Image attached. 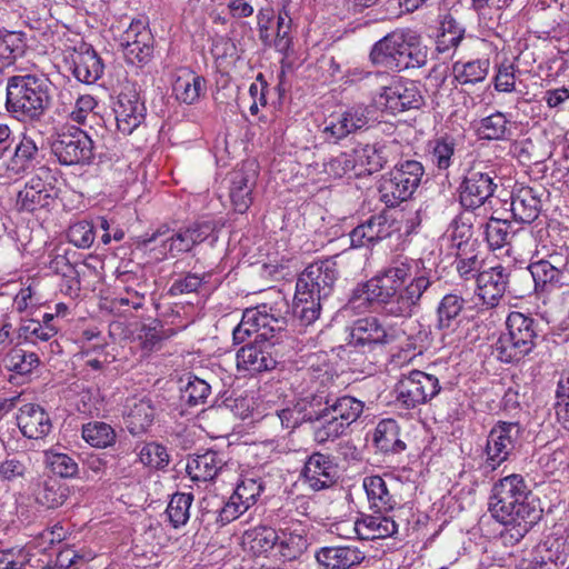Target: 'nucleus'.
<instances>
[{"mask_svg": "<svg viewBox=\"0 0 569 569\" xmlns=\"http://www.w3.org/2000/svg\"><path fill=\"white\" fill-rule=\"evenodd\" d=\"M439 279L431 270L412 273L407 260H395L371 279L359 283L351 293L349 302L380 310L387 316L410 318L425 299L430 298Z\"/></svg>", "mask_w": 569, "mask_h": 569, "instance_id": "obj_1", "label": "nucleus"}, {"mask_svg": "<svg viewBox=\"0 0 569 569\" xmlns=\"http://www.w3.org/2000/svg\"><path fill=\"white\" fill-rule=\"evenodd\" d=\"M489 511L505 527L500 539L506 547L519 543L542 517L539 500L518 473L503 477L493 485Z\"/></svg>", "mask_w": 569, "mask_h": 569, "instance_id": "obj_2", "label": "nucleus"}, {"mask_svg": "<svg viewBox=\"0 0 569 569\" xmlns=\"http://www.w3.org/2000/svg\"><path fill=\"white\" fill-rule=\"evenodd\" d=\"M337 279V263L332 259L313 262L299 274L295 313L305 325H311L320 317L322 305L332 295Z\"/></svg>", "mask_w": 569, "mask_h": 569, "instance_id": "obj_3", "label": "nucleus"}, {"mask_svg": "<svg viewBox=\"0 0 569 569\" xmlns=\"http://www.w3.org/2000/svg\"><path fill=\"white\" fill-rule=\"evenodd\" d=\"M51 82L44 74H17L8 79L6 109L18 121H38L50 108Z\"/></svg>", "mask_w": 569, "mask_h": 569, "instance_id": "obj_4", "label": "nucleus"}, {"mask_svg": "<svg viewBox=\"0 0 569 569\" xmlns=\"http://www.w3.org/2000/svg\"><path fill=\"white\" fill-rule=\"evenodd\" d=\"M507 333L495 345L497 358L506 363L516 362L529 355L539 338V321L525 313L512 311L506 320Z\"/></svg>", "mask_w": 569, "mask_h": 569, "instance_id": "obj_5", "label": "nucleus"}, {"mask_svg": "<svg viewBox=\"0 0 569 569\" xmlns=\"http://www.w3.org/2000/svg\"><path fill=\"white\" fill-rule=\"evenodd\" d=\"M423 174L425 168L420 161L405 160L397 163L380 179V200L389 208L408 200L420 186Z\"/></svg>", "mask_w": 569, "mask_h": 569, "instance_id": "obj_6", "label": "nucleus"}, {"mask_svg": "<svg viewBox=\"0 0 569 569\" xmlns=\"http://www.w3.org/2000/svg\"><path fill=\"white\" fill-rule=\"evenodd\" d=\"M516 279H525L522 271L516 272L510 267L497 264L481 270L476 278L477 295L489 307H496L503 295L509 291L516 297H523L530 289V283L520 292L511 289L510 283Z\"/></svg>", "mask_w": 569, "mask_h": 569, "instance_id": "obj_7", "label": "nucleus"}, {"mask_svg": "<svg viewBox=\"0 0 569 569\" xmlns=\"http://www.w3.org/2000/svg\"><path fill=\"white\" fill-rule=\"evenodd\" d=\"M51 150L63 166L89 164L93 159V141L78 128L59 133Z\"/></svg>", "mask_w": 569, "mask_h": 569, "instance_id": "obj_8", "label": "nucleus"}, {"mask_svg": "<svg viewBox=\"0 0 569 569\" xmlns=\"http://www.w3.org/2000/svg\"><path fill=\"white\" fill-rule=\"evenodd\" d=\"M363 408L365 403L355 397L333 395L329 417L320 428L325 433L323 445L340 438L360 418Z\"/></svg>", "mask_w": 569, "mask_h": 569, "instance_id": "obj_9", "label": "nucleus"}, {"mask_svg": "<svg viewBox=\"0 0 569 569\" xmlns=\"http://www.w3.org/2000/svg\"><path fill=\"white\" fill-rule=\"evenodd\" d=\"M401 229L400 222L393 213L387 209L370 216L350 232V241L353 248L373 247L377 243L391 238Z\"/></svg>", "mask_w": 569, "mask_h": 569, "instance_id": "obj_10", "label": "nucleus"}, {"mask_svg": "<svg viewBox=\"0 0 569 569\" xmlns=\"http://www.w3.org/2000/svg\"><path fill=\"white\" fill-rule=\"evenodd\" d=\"M522 430L518 422L499 421L490 430L486 445V463L492 470L507 461L516 450Z\"/></svg>", "mask_w": 569, "mask_h": 569, "instance_id": "obj_11", "label": "nucleus"}, {"mask_svg": "<svg viewBox=\"0 0 569 569\" xmlns=\"http://www.w3.org/2000/svg\"><path fill=\"white\" fill-rule=\"evenodd\" d=\"M497 174L492 170L483 171L472 167L467 171L459 187L460 204L467 210L483 206L495 193Z\"/></svg>", "mask_w": 569, "mask_h": 569, "instance_id": "obj_12", "label": "nucleus"}, {"mask_svg": "<svg viewBox=\"0 0 569 569\" xmlns=\"http://www.w3.org/2000/svg\"><path fill=\"white\" fill-rule=\"evenodd\" d=\"M440 389L437 377L420 370H412L397 385L398 399L408 408L427 403L440 392Z\"/></svg>", "mask_w": 569, "mask_h": 569, "instance_id": "obj_13", "label": "nucleus"}, {"mask_svg": "<svg viewBox=\"0 0 569 569\" xmlns=\"http://www.w3.org/2000/svg\"><path fill=\"white\" fill-rule=\"evenodd\" d=\"M369 109L352 106L340 113L331 114L325 122L322 134L326 141L337 143L357 131L368 128Z\"/></svg>", "mask_w": 569, "mask_h": 569, "instance_id": "obj_14", "label": "nucleus"}, {"mask_svg": "<svg viewBox=\"0 0 569 569\" xmlns=\"http://www.w3.org/2000/svg\"><path fill=\"white\" fill-rule=\"evenodd\" d=\"M380 103L392 113L409 109H419L423 104V97L417 82L392 78L388 84L381 87Z\"/></svg>", "mask_w": 569, "mask_h": 569, "instance_id": "obj_15", "label": "nucleus"}, {"mask_svg": "<svg viewBox=\"0 0 569 569\" xmlns=\"http://www.w3.org/2000/svg\"><path fill=\"white\" fill-rule=\"evenodd\" d=\"M267 320L268 318L261 313L258 307L246 309L241 321L232 331L233 342L242 343L252 336H254L256 342L263 341L269 346L281 342L283 337H280L278 330H274Z\"/></svg>", "mask_w": 569, "mask_h": 569, "instance_id": "obj_16", "label": "nucleus"}, {"mask_svg": "<svg viewBox=\"0 0 569 569\" xmlns=\"http://www.w3.org/2000/svg\"><path fill=\"white\" fill-rule=\"evenodd\" d=\"M393 340L387 329L376 317H366L353 322L350 331V338L347 343L349 352H366L372 350L375 346L386 345Z\"/></svg>", "mask_w": 569, "mask_h": 569, "instance_id": "obj_17", "label": "nucleus"}, {"mask_svg": "<svg viewBox=\"0 0 569 569\" xmlns=\"http://www.w3.org/2000/svg\"><path fill=\"white\" fill-rule=\"evenodd\" d=\"M409 29H398L377 41L369 53L373 66L399 71Z\"/></svg>", "mask_w": 569, "mask_h": 569, "instance_id": "obj_18", "label": "nucleus"}, {"mask_svg": "<svg viewBox=\"0 0 569 569\" xmlns=\"http://www.w3.org/2000/svg\"><path fill=\"white\" fill-rule=\"evenodd\" d=\"M569 248L560 247L559 250L549 253L546 259L531 262L528 269L522 271L525 280L529 283L531 278L536 288L553 287L555 279L559 276L562 267L566 266Z\"/></svg>", "mask_w": 569, "mask_h": 569, "instance_id": "obj_19", "label": "nucleus"}, {"mask_svg": "<svg viewBox=\"0 0 569 569\" xmlns=\"http://www.w3.org/2000/svg\"><path fill=\"white\" fill-rule=\"evenodd\" d=\"M117 128L124 134H131L146 118V107L134 91L121 92L114 103Z\"/></svg>", "mask_w": 569, "mask_h": 569, "instance_id": "obj_20", "label": "nucleus"}, {"mask_svg": "<svg viewBox=\"0 0 569 569\" xmlns=\"http://www.w3.org/2000/svg\"><path fill=\"white\" fill-rule=\"evenodd\" d=\"M333 395L327 390H318L299 401L305 417L311 423L312 439L317 445H323V437L320 430L328 419Z\"/></svg>", "mask_w": 569, "mask_h": 569, "instance_id": "obj_21", "label": "nucleus"}, {"mask_svg": "<svg viewBox=\"0 0 569 569\" xmlns=\"http://www.w3.org/2000/svg\"><path fill=\"white\" fill-rule=\"evenodd\" d=\"M301 475L312 490L319 491L336 482L337 467L329 455L313 452L307 459Z\"/></svg>", "mask_w": 569, "mask_h": 569, "instance_id": "obj_22", "label": "nucleus"}, {"mask_svg": "<svg viewBox=\"0 0 569 569\" xmlns=\"http://www.w3.org/2000/svg\"><path fill=\"white\" fill-rule=\"evenodd\" d=\"M546 190L542 187H521L511 197V212L517 221L533 222L540 214L542 197Z\"/></svg>", "mask_w": 569, "mask_h": 569, "instance_id": "obj_23", "label": "nucleus"}, {"mask_svg": "<svg viewBox=\"0 0 569 569\" xmlns=\"http://www.w3.org/2000/svg\"><path fill=\"white\" fill-rule=\"evenodd\" d=\"M365 552L357 546H328L316 552V559L322 569H350L365 560Z\"/></svg>", "mask_w": 569, "mask_h": 569, "instance_id": "obj_24", "label": "nucleus"}, {"mask_svg": "<svg viewBox=\"0 0 569 569\" xmlns=\"http://www.w3.org/2000/svg\"><path fill=\"white\" fill-rule=\"evenodd\" d=\"M17 422L22 435L29 439H42L52 429L49 415L36 403L23 405L19 409Z\"/></svg>", "mask_w": 569, "mask_h": 569, "instance_id": "obj_25", "label": "nucleus"}, {"mask_svg": "<svg viewBox=\"0 0 569 569\" xmlns=\"http://www.w3.org/2000/svg\"><path fill=\"white\" fill-rule=\"evenodd\" d=\"M52 191L50 183L44 182L40 176H34L18 192L16 207L19 211L27 212L48 207L53 199Z\"/></svg>", "mask_w": 569, "mask_h": 569, "instance_id": "obj_26", "label": "nucleus"}, {"mask_svg": "<svg viewBox=\"0 0 569 569\" xmlns=\"http://www.w3.org/2000/svg\"><path fill=\"white\" fill-rule=\"evenodd\" d=\"M256 186L253 169L234 170L230 173L229 197L234 211L244 213L252 203V191Z\"/></svg>", "mask_w": 569, "mask_h": 569, "instance_id": "obj_27", "label": "nucleus"}, {"mask_svg": "<svg viewBox=\"0 0 569 569\" xmlns=\"http://www.w3.org/2000/svg\"><path fill=\"white\" fill-rule=\"evenodd\" d=\"M352 530L361 540H376L393 536L398 531V525L392 518L379 512V515L365 516L358 519Z\"/></svg>", "mask_w": 569, "mask_h": 569, "instance_id": "obj_28", "label": "nucleus"}, {"mask_svg": "<svg viewBox=\"0 0 569 569\" xmlns=\"http://www.w3.org/2000/svg\"><path fill=\"white\" fill-rule=\"evenodd\" d=\"M226 466L222 456L213 450H207L201 455H194L187 462V473L193 481H211Z\"/></svg>", "mask_w": 569, "mask_h": 569, "instance_id": "obj_29", "label": "nucleus"}, {"mask_svg": "<svg viewBox=\"0 0 569 569\" xmlns=\"http://www.w3.org/2000/svg\"><path fill=\"white\" fill-rule=\"evenodd\" d=\"M188 232L184 227L178 230H170L169 227L161 226L150 236L147 233L143 238V243L149 244L160 240L162 248L172 257H176L192 250L193 247Z\"/></svg>", "mask_w": 569, "mask_h": 569, "instance_id": "obj_30", "label": "nucleus"}, {"mask_svg": "<svg viewBox=\"0 0 569 569\" xmlns=\"http://www.w3.org/2000/svg\"><path fill=\"white\" fill-rule=\"evenodd\" d=\"M156 417V408L152 400L142 398L133 400L128 405V412L124 415V426L132 436H139L152 426Z\"/></svg>", "mask_w": 569, "mask_h": 569, "instance_id": "obj_31", "label": "nucleus"}, {"mask_svg": "<svg viewBox=\"0 0 569 569\" xmlns=\"http://www.w3.org/2000/svg\"><path fill=\"white\" fill-rule=\"evenodd\" d=\"M276 359L258 342L248 343L237 352V366L251 372H262L276 367Z\"/></svg>", "mask_w": 569, "mask_h": 569, "instance_id": "obj_32", "label": "nucleus"}, {"mask_svg": "<svg viewBox=\"0 0 569 569\" xmlns=\"http://www.w3.org/2000/svg\"><path fill=\"white\" fill-rule=\"evenodd\" d=\"M397 142L366 144L356 149L360 166L365 167L368 173L378 172L391 161Z\"/></svg>", "mask_w": 569, "mask_h": 569, "instance_id": "obj_33", "label": "nucleus"}, {"mask_svg": "<svg viewBox=\"0 0 569 569\" xmlns=\"http://www.w3.org/2000/svg\"><path fill=\"white\" fill-rule=\"evenodd\" d=\"M203 502L206 503V507L202 508L201 521H207L209 523L211 520H214V522L220 527L238 519L249 509V507H247L243 501L240 500V498H237L233 493L229 497L228 501L222 506H218L214 510L207 509L213 505L212 500L204 499Z\"/></svg>", "mask_w": 569, "mask_h": 569, "instance_id": "obj_34", "label": "nucleus"}, {"mask_svg": "<svg viewBox=\"0 0 569 569\" xmlns=\"http://www.w3.org/2000/svg\"><path fill=\"white\" fill-rule=\"evenodd\" d=\"M103 68V62L98 53L88 48L73 59L72 73L80 82L91 84L101 78Z\"/></svg>", "mask_w": 569, "mask_h": 569, "instance_id": "obj_35", "label": "nucleus"}, {"mask_svg": "<svg viewBox=\"0 0 569 569\" xmlns=\"http://www.w3.org/2000/svg\"><path fill=\"white\" fill-rule=\"evenodd\" d=\"M204 79L189 69H181L172 84L176 98L187 104L196 102L204 90Z\"/></svg>", "mask_w": 569, "mask_h": 569, "instance_id": "obj_36", "label": "nucleus"}, {"mask_svg": "<svg viewBox=\"0 0 569 569\" xmlns=\"http://www.w3.org/2000/svg\"><path fill=\"white\" fill-rule=\"evenodd\" d=\"M373 443L385 453H399L406 448V443L399 438V426L393 419H383L377 425Z\"/></svg>", "mask_w": 569, "mask_h": 569, "instance_id": "obj_37", "label": "nucleus"}, {"mask_svg": "<svg viewBox=\"0 0 569 569\" xmlns=\"http://www.w3.org/2000/svg\"><path fill=\"white\" fill-rule=\"evenodd\" d=\"M429 59V49L422 42L421 36L409 29L406 46L401 54L399 71L422 68Z\"/></svg>", "mask_w": 569, "mask_h": 569, "instance_id": "obj_38", "label": "nucleus"}, {"mask_svg": "<svg viewBox=\"0 0 569 569\" xmlns=\"http://www.w3.org/2000/svg\"><path fill=\"white\" fill-rule=\"evenodd\" d=\"M363 488L371 506L378 512L392 510L397 505L393 495L390 493L386 481L380 476L366 477Z\"/></svg>", "mask_w": 569, "mask_h": 569, "instance_id": "obj_39", "label": "nucleus"}, {"mask_svg": "<svg viewBox=\"0 0 569 569\" xmlns=\"http://www.w3.org/2000/svg\"><path fill=\"white\" fill-rule=\"evenodd\" d=\"M508 123L509 120L505 113L496 111L482 118L476 124V132L481 139L486 140H509L512 132Z\"/></svg>", "mask_w": 569, "mask_h": 569, "instance_id": "obj_40", "label": "nucleus"}, {"mask_svg": "<svg viewBox=\"0 0 569 569\" xmlns=\"http://www.w3.org/2000/svg\"><path fill=\"white\" fill-rule=\"evenodd\" d=\"M522 229L515 230L508 220L491 218L486 224V239L491 249L510 246Z\"/></svg>", "mask_w": 569, "mask_h": 569, "instance_id": "obj_41", "label": "nucleus"}, {"mask_svg": "<svg viewBox=\"0 0 569 569\" xmlns=\"http://www.w3.org/2000/svg\"><path fill=\"white\" fill-rule=\"evenodd\" d=\"M457 141L452 136L436 137L429 142L431 162L440 171L448 170L453 163Z\"/></svg>", "mask_w": 569, "mask_h": 569, "instance_id": "obj_42", "label": "nucleus"}, {"mask_svg": "<svg viewBox=\"0 0 569 569\" xmlns=\"http://www.w3.org/2000/svg\"><path fill=\"white\" fill-rule=\"evenodd\" d=\"M463 34L465 29L461 24L450 13L443 14L437 34V50L439 52H446L452 48H457Z\"/></svg>", "mask_w": 569, "mask_h": 569, "instance_id": "obj_43", "label": "nucleus"}, {"mask_svg": "<svg viewBox=\"0 0 569 569\" xmlns=\"http://www.w3.org/2000/svg\"><path fill=\"white\" fill-rule=\"evenodd\" d=\"M489 68V59H478L468 62L457 61L453 63L452 71L459 83L475 84L487 78Z\"/></svg>", "mask_w": 569, "mask_h": 569, "instance_id": "obj_44", "label": "nucleus"}, {"mask_svg": "<svg viewBox=\"0 0 569 569\" xmlns=\"http://www.w3.org/2000/svg\"><path fill=\"white\" fill-rule=\"evenodd\" d=\"M261 313L266 315L267 321L274 330H278V335L283 338H290L286 331L287 318L290 313V307L288 301L280 292L277 295V299L273 302H264L257 306Z\"/></svg>", "mask_w": 569, "mask_h": 569, "instance_id": "obj_45", "label": "nucleus"}, {"mask_svg": "<svg viewBox=\"0 0 569 569\" xmlns=\"http://www.w3.org/2000/svg\"><path fill=\"white\" fill-rule=\"evenodd\" d=\"M70 490L66 483L56 478H48L43 480L37 493V501L49 509H54L66 502Z\"/></svg>", "mask_w": 569, "mask_h": 569, "instance_id": "obj_46", "label": "nucleus"}, {"mask_svg": "<svg viewBox=\"0 0 569 569\" xmlns=\"http://www.w3.org/2000/svg\"><path fill=\"white\" fill-rule=\"evenodd\" d=\"M465 308V299L455 293L446 295L437 308L439 329H450L458 323V317Z\"/></svg>", "mask_w": 569, "mask_h": 569, "instance_id": "obj_47", "label": "nucleus"}, {"mask_svg": "<svg viewBox=\"0 0 569 569\" xmlns=\"http://www.w3.org/2000/svg\"><path fill=\"white\" fill-rule=\"evenodd\" d=\"M82 438L94 448H107L116 442L114 429L103 421H91L82 426Z\"/></svg>", "mask_w": 569, "mask_h": 569, "instance_id": "obj_48", "label": "nucleus"}, {"mask_svg": "<svg viewBox=\"0 0 569 569\" xmlns=\"http://www.w3.org/2000/svg\"><path fill=\"white\" fill-rule=\"evenodd\" d=\"M193 501V495L187 492H176L172 495L168 507L166 509V515L170 523L174 528H179L187 523L190 513V507Z\"/></svg>", "mask_w": 569, "mask_h": 569, "instance_id": "obj_49", "label": "nucleus"}, {"mask_svg": "<svg viewBox=\"0 0 569 569\" xmlns=\"http://www.w3.org/2000/svg\"><path fill=\"white\" fill-rule=\"evenodd\" d=\"M180 399L189 407L204 405L211 392V387L204 380L189 376L187 383L180 389Z\"/></svg>", "mask_w": 569, "mask_h": 569, "instance_id": "obj_50", "label": "nucleus"}, {"mask_svg": "<svg viewBox=\"0 0 569 569\" xmlns=\"http://www.w3.org/2000/svg\"><path fill=\"white\" fill-rule=\"evenodd\" d=\"M22 52L21 38L12 31L0 28V72L12 64Z\"/></svg>", "mask_w": 569, "mask_h": 569, "instance_id": "obj_51", "label": "nucleus"}, {"mask_svg": "<svg viewBox=\"0 0 569 569\" xmlns=\"http://www.w3.org/2000/svg\"><path fill=\"white\" fill-rule=\"evenodd\" d=\"M139 461L151 469L163 470L170 462V456L164 446L158 442L144 443L138 453Z\"/></svg>", "mask_w": 569, "mask_h": 569, "instance_id": "obj_52", "label": "nucleus"}, {"mask_svg": "<svg viewBox=\"0 0 569 569\" xmlns=\"http://www.w3.org/2000/svg\"><path fill=\"white\" fill-rule=\"evenodd\" d=\"M127 62L131 64H144L152 57L153 37L150 31H143L137 43H131L122 50Z\"/></svg>", "mask_w": 569, "mask_h": 569, "instance_id": "obj_53", "label": "nucleus"}, {"mask_svg": "<svg viewBox=\"0 0 569 569\" xmlns=\"http://www.w3.org/2000/svg\"><path fill=\"white\" fill-rule=\"evenodd\" d=\"M250 548L256 553H263L273 549L279 540L278 532L270 527L260 526L246 532Z\"/></svg>", "mask_w": 569, "mask_h": 569, "instance_id": "obj_54", "label": "nucleus"}, {"mask_svg": "<svg viewBox=\"0 0 569 569\" xmlns=\"http://www.w3.org/2000/svg\"><path fill=\"white\" fill-rule=\"evenodd\" d=\"M12 161V169H28L36 162H39V149L36 142L28 137H23L14 149Z\"/></svg>", "mask_w": 569, "mask_h": 569, "instance_id": "obj_55", "label": "nucleus"}, {"mask_svg": "<svg viewBox=\"0 0 569 569\" xmlns=\"http://www.w3.org/2000/svg\"><path fill=\"white\" fill-rule=\"evenodd\" d=\"M44 457L46 463L54 475L61 478H72L78 473V463L67 453L47 450Z\"/></svg>", "mask_w": 569, "mask_h": 569, "instance_id": "obj_56", "label": "nucleus"}, {"mask_svg": "<svg viewBox=\"0 0 569 569\" xmlns=\"http://www.w3.org/2000/svg\"><path fill=\"white\" fill-rule=\"evenodd\" d=\"M39 363V358L34 352H26L22 349H12L4 358V366L18 375H27Z\"/></svg>", "mask_w": 569, "mask_h": 569, "instance_id": "obj_57", "label": "nucleus"}, {"mask_svg": "<svg viewBox=\"0 0 569 569\" xmlns=\"http://www.w3.org/2000/svg\"><path fill=\"white\" fill-rule=\"evenodd\" d=\"M291 18L287 11H282L277 18V33L273 39L274 49L289 57L292 53V39L290 38Z\"/></svg>", "mask_w": 569, "mask_h": 569, "instance_id": "obj_58", "label": "nucleus"}, {"mask_svg": "<svg viewBox=\"0 0 569 569\" xmlns=\"http://www.w3.org/2000/svg\"><path fill=\"white\" fill-rule=\"evenodd\" d=\"M20 336L26 340L36 342L48 341L54 337L58 332V328L54 325L43 326L40 320L29 319L24 320L19 329Z\"/></svg>", "mask_w": 569, "mask_h": 569, "instance_id": "obj_59", "label": "nucleus"}, {"mask_svg": "<svg viewBox=\"0 0 569 569\" xmlns=\"http://www.w3.org/2000/svg\"><path fill=\"white\" fill-rule=\"evenodd\" d=\"M305 543L302 536L282 532L276 547L283 561H292L302 555Z\"/></svg>", "mask_w": 569, "mask_h": 569, "instance_id": "obj_60", "label": "nucleus"}, {"mask_svg": "<svg viewBox=\"0 0 569 569\" xmlns=\"http://www.w3.org/2000/svg\"><path fill=\"white\" fill-rule=\"evenodd\" d=\"M94 224L87 220L78 221L68 229L67 237L78 248H89L96 239Z\"/></svg>", "mask_w": 569, "mask_h": 569, "instance_id": "obj_61", "label": "nucleus"}, {"mask_svg": "<svg viewBox=\"0 0 569 569\" xmlns=\"http://www.w3.org/2000/svg\"><path fill=\"white\" fill-rule=\"evenodd\" d=\"M264 490V481L260 478L244 477L233 491V495L247 507L256 503L258 497Z\"/></svg>", "mask_w": 569, "mask_h": 569, "instance_id": "obj_62", "label": "nucleus"}, {"mask_svg": "<svg viewBox=\"0 0 569 569\" xmlns=\"http://www.w3.org/2000/svg\"><path fill=\"white\" fill-rule=\"evenodd\" d=\"M28 472V463L24 457H7L0 463V479L3 481H16L23 479Z\"/></svg>", "mask_w": 569, "mask_h": 569, "instance_id": "obj_63", "label": "nucleus"}, {"mask_svg": "<svg viewBox=\"0 0 569 569\" xmlns=\"http://www.w3.org/2000/svg\"><path fill=\"white\" fill-rule=\"evenodd\" d=\"M358 162L359 159L355 149L352 153L343 152L332 158L327 163L326 170L336 177H343L345 174L355 171L357 169Z\"/></svg>", "mask_w": 569, "mask_h": 569, "instance_id": "obj_64", "label": "nucleus"}]
</instances>
